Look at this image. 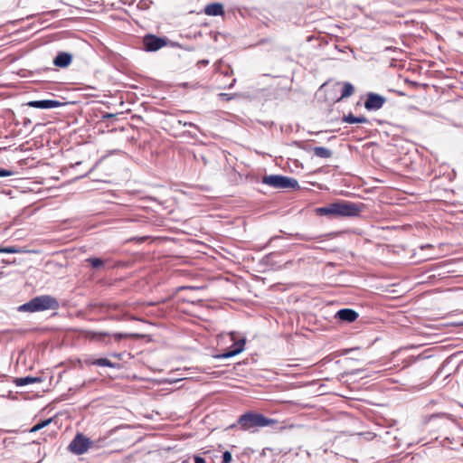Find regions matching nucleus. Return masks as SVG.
Segmentation results:
<instances>
[{"label": "nucleus", "mask_w": 463, "mask_h": 463, "mask_svg": "<svg viewBox=\"0 0 463 463\" xmlns=\"http://www.w3.org/2000/svg\"><path fill=\"white\" fill-rule=\"evenodd\" d=\"M364 208L362 203L337 200L316 209L318 216H327L330 219L343 217H357Z\"/></svg>", "instance_id": "1"}, {"label": "nucleus", "mask_w": 463, "mask_h": 463, "mask_svg": "<svg viewBox=\"0 0 463 463\" xmlns=\"http://www.w3.org/2000/svg\"><path fill=\"white\" fill-rule=\"evenodd\" d=\"M278 423L277 420L268 418L261 413L248 411L241 415L235 423L228 429L240 428L241 430L255 431L258 428L272 426Z\"/></svg>", "instance_id": "2"}, {"label": "nucleus", "mask_w": 463, "mask_h": 463, "mask_svg": "<svg viewBox=\"0 0 463 463\" xmlns=\"http://www.w3.org/2000/svg\"><path fill=\"white\" fill-rule=\"evenodd\" d=\"M59 307L60 304L56 298L51 295H41L19 306L18 311L34 313L46 310H57Z\"/></svg>", "instance_id": "3"}, {"label": "nucleus", "mask_w": 463, "mask_h": 463, "mask_svg": "<svg viewBox=\"0 0 463 463\" xmlns=\"http://www.w3.org/2000/svg\"><path fill=\"white\" fill-rule=\"evenodd\" d=\"M261 183L276 189H299L297 179L281 175H264Z\"/></svg>", "instance_id": "4"}, {"label": "nucleus", "mask_w": 463, "mask_h": 463, "mask_svg": "<svg viewBox=\"0 0 463 463\" xmlns=\"http://www.w3.org/2000/svg\"><path fill=\"white\" fill-rule=\"evenodd\" d=\"M90 443L89 438L78 433L70 443L68 449L76 455H82L87 452Z\"/></svg>", "instance_id": "5"}, {"label": "nucleus", "mask_w": 463, "mask_h": 463, "mask_svg": "<svg viewBox=\"0 0 463 463\" xmlns=\"http://www.w3.org/2000/svg\"><path fill=\"white\" fill-rule=\"evenodd\" d=\"M167 44L166 37L147 34L143 39V47L146 52H156Z\"/></svg>", "instance_id": "6"}, {"label": "nucleus", "mask_w": 463, "mask_h": 463, "mask_svg": "<svg viewBox=\"0 0 463 463\" xmlns=\"http://www.w3.org/2000/svg\"><path fill=\"white\" fill-rule=\"evenodd\" d=\"M97 307L100 313L109 315V319L119 320L123 317L121 305L118 303H101Z\"/></svg>", "instance_id": "7"}, {"label": "nucleus", "mask_w": 463, "mask_h": 463, "mask_svg": "<svg viewBox=\"0 0 463 463\" xmlns=\"http://www.w3.org/2000/svg\"><path fill=\"white\" fill-rule=\"evenodd\" d=\"M386 102V98L374 92H369L366 95L364 108L368 111H376L383 108Z\"/></svg>", "instance_id": "8"}, {"label": "nucleus", "mask_w": 463, "mask_h": 463, "mask_svg": "<svg viewBox=\"0 0 463 463\" xmlns=\"http://www.w3.org/2000/svg\"><path fill=\"white\" fill-rule=\"evenodd\" d=\"M246 339L241 338L235 342L228 350L223 353L217 354L213 355L214 359H228L232 358L241 353H242L245 349Z\"/></svg>", "instance_id": "9"}, {"label": "nucleus", "mask_w": 463, "mask_h": 463, "mask_svg": "<svg viewBox=\"0 0 463 463\" xmlns=\"http://www.w3.org/2000/svg\"><path fill=\"white\" fill-rule=\"evenodd\" d=\"M30 108L40 109H51L55 108H60L64 105L63 102H61L56 99H40V100H31L26 104Z\"/></svg>", "instance_id": "10"}, {"label": "nucleus", "mask_w": 463, "mask_h": 463, "mask_svg": "<svg viewBox=\"0 0 463 463\" xmlns=\"http://www.w3.org/2000/svg\"><path fill=\"white\" fill-rule=\"evenodd\" d=\"M358 313L352 308H342L338 310L335 317L342 322L352 323L358 317Z\"/></svg>", "instance_id": "11"}, {"label": "nucleus", "mask_w": 463, "mask_h": 463, "mask_svg": "<svg viewBox=\"0 0 463 463\" xmlns=\"http://www.w3.org/2000/svg\"><path fill=\"white\" fill-rule=\"evenodd\" d=\"M73 56L67 52H59L53 59V65L59 68H67L72 62Z\"/></svg>", "instance_id": "12"}, {"label": "nucleus", "mask_w": 463, "mask_h": 463, "mask_svg": "<svg viewBox=\"0 0 463 463\" xmlns=\"http://www.w3.org/2000/svg\"><path fill=\"white\" fill-rule=\"evenodd\" d=\"M440 444L447 449H459L463 447V437L447 436L440 441Z\"/></svg>", "instance_id": "13"}, {"label": "nucleus", "mask_w": 463, "mask_h": 463, "mask_svg": "<svg viewBox=\"0 0 463 463\" xmlns=\"http://www.w3.org/2000/svg\"><path fill=\"white\" fill-rule=\"evenodd\" d=\"M204 14L209 16L223 15L224 7L223 5L218 2L211 3L205 5Z\"/></svg>", "instance_id": "14"}, {"label": "nucleus", "mask_w": 463, "mask_h": 463, "mask_svg": "<svg viewBox=\"0 0 463 463\" xmlns=\"http://www.w3.org/2000/svg\"><path fill=\"white\" fill-rule=\"evenodd\" d=\"M43 380L42 377H39V376H24V377H18V378H14V383H15L16 386H25V385H28V384H33V383H42Z\"/></svg>", "instance_id": "15"}, {"label": "nucleus", "mask_w": 463, "mask_h": 463, "mask_svg": "<svg viewBox=\"0 0 463 463\" xmlns=\"http://www.w3.org/2000/svg\"><path fill=\"white\" fill-rule=\"evenodd\" d=\"M89 364H92V365L103 366V367H110V368H115V369L120 368V364H119L112 363L108 358L94 359V360L89 362Z\"/></svg>", "instance_id": "16"}, {"label": "nucleus", "mask_w": 463, "mask_h": 463, "mask_svg": "<svg viewBox=\"0 0 463 463\" xmlns=\"http://www.w3.org/2000/svg\"><path fill=\"white\" fill-rule=\"evenodd\" d=\"M342 121L348 124H356V123H369L367 118L364 116H354L352 113L348 115H345L342 118Z\"/></svg>", "instance_id": "17"}, {"label": "nucleus", "mask_w": 463, "mask_h": 463, "mask_svg": "<svg viewBox=\"0 0 463 463\" xmlns=\"http://www.w3.org/2000/svg\"><path fill=\"white\" fill-rule=\"evenodd\" d=\"M316 156L320 158H330L333 156L331 149L324 146H315L312 148Z\"/></svg>", "instance_id": "18"}, {"label": "nucleus", "mask_w": 463, "mask_h": 463, "mask_svg": "<svg viewBox=\"0 0 463 463\" xmlns=\"http://www.w3.org/2000/svg\"><path fill=\"white\" fill-rule=\"evenodd\" d=\"M26 252H29V250H27L22 247H17V246L0 247V253L14 254V253H26Z\"/></svg>", "instance_id": "19"}, {"label": "nucleus", "mask_w": 463, "mask_h": 463, "mask_svg": "<svg viewBox=\"0 0 463 463\" xmlns=\"http://www.w3.org/2000/svg\"><path fill=\"white\" fill-rule=\"evenodd\" d=\"M52 420H53V418H48V419L40 420L39 422H37L35 425H33L31 428L30 432L33 433V432H36V431L47 427Z\"/></svg>", "instance_id": "20"}, {"label": "nucleus", "mask_w": 463, "mask_h": 463, "mask_svg": "<svg viewBox=\"0 0 463 463\" xmlns=\"http://www.w3.org/2000/svg\"><path fill=\"white\" fill-rule=\"evenodd\" d=\"M354 91V86L350 82H345L341 91V99L350 97Z\"/></svg>", "instance_id": "21"}, {"label": "nucleus", "mask_w": 463, "mask_h": 463, "mask_svg": "<svg viewBox=\"0 0 463 463\" xmlns=\"http://www.w3.org/2000/svg\"><path fill=\"white\" fill-rule=\"evenodd\" d=\"M110 335L108 332H95V331H90L87 334V336L90 340H102L104 337Z\"/></svg>", "instance_id": "22"}, {"label": "nucleus", "mask_w": 463, "mask_h": 463, "mask_svg": "<svg viewBox=\"0 0 463 463\" xmlns=\"http://www.w3.org/2000/svg\"><path fill=\"white\" fill-rule=\"evenodd\" d=\"M112 336L116 341H120L124 338H139L140 335L135 333H114Z\"/></svg>", "instance_id": "23"}, {"label": "nucleus", "mask_w": 463, "mask_h": 463, "mask_svg": "<svg viewBox=\"0 0 463 463\" xmlns=\"http://www.w3.org/2000/svg\"><path fill=\"white\" fill-rule=\"evenodd\" d=\"M86 262L90 263L93 269H100L104 265V261L100 258L90 257L86 260Z\"/></svg>", "instance_id": "24"}, {"label": "nucleus", "mask_w": 463, "mask_h": 463, "mask_svg": "<svg viewBox=\"0 0 463 463\" xmlns=\"http://www.w3.org/2000/svg\"><path fill=\"white\" fill-rule=\"evenodd\" d=\"M290 237L296 238L298 240L305 241H309L317 240L321 236H310L308 234L296 233V234H290Z\"/></svg>", "instance_id": "25"}, {"label": "nucleus", "mask_w": 463, "mask_h": 463, "mask_svg": "<svg viewBox=\"0 0 463 463\" xmlns=\"http://www.w3.org/2000/svg\"><path fill=\"white\" fill-rule=\"evenodd\" d=\"M222 60L218 61L215 63V67H216V70L218 71H220L224 76H230V75H232L233 73V71H232V69L230 66H228L226 70H222Z\"/></svg>", "instance_id": "26"}, {"label": "nucleus", "mask_w": 463, "mask_h": 463, "mask_svg": "<svg viewBox=\"0 0 463 463\" xmlns=\"http://www.w3.org/2000/svg\"><path fill=\"white\" fill-rule=\"evenodd\" d=\"M152 1L150 0H140L137 4V8L140 10H147L150 8V5H152Z\"/></svg>", "instance_id": "27"}, {"label": "nucleus", "mask_w": 463, "mask_h": 463, "mask_svg": "<svg viewBox=\"0 0 463 463\" xmlns=\"http://www.w3.org/2000/svg\"><path fill=\"white\" fill-rule=\"evenodd\" d=\"M232 459V453L228 450L224 451L222 455V462L221 463H231Z\"/></svg>", "instance_id": "28"}, {"label": "nucleus", "mask_w": 463, "mask_h": 463, "mask_svg": "<svg viewBox=\"0 0 463 463\" xmlns=\"http://www.w3.org/2000/svg\"><path fill=\"white\" fill-rule=\"evenodd\" d=\"M277 255L276 252H270L267 255H265L263 258H262V263L266 264V265H269V264H271V259Z\"/></svg>", "instance_id": "29"}, {"label": "nucleus", "mask_w": 463, "mask_h": 463, "mask_svg": "<svg viewBox=\"0 0 463 463\" xmlns=\"http://www.w3.org/2000/svg\"><path fill=\"white\" fill-rule=\"evenodd\" d=\"M178 124L182 125L184 127H191V128H194L196 129H199V127L196 124L193 123V122L183 121V120L180 119V120H178Z\"/></svg>", "instance_id": "30"}, {"label": "nucleus", "mask_w": 463, "mask_h": 463, "mask_svg": "<svg viewBox=\"0 0 463 463\" xmlns=\"http://www.w3.org/2000/svg\"><path fill=\"white\" fill-rule=\"evenodd\" d=\"M13 175V171L5 168H0V177L11 176Z\"/></svg>", "instance_id": "31"}, {"label": "nucleus", "mask_w": 463, "mask_h": 463, "mask_svg": "<svg viewBox=\"0 0 463 463\" xmlns=\"http://www.w3.org/2000/svg\"><path fill=\"white\" fill-rule=\"evenodd\" d=\"M194 463H206V459L200 456V455H194ZM183 463H188L187 461H184Z\"/></svg>", "instance_id": "32"}, {"label": "nucleus", "mask_w": 463, "mask_h": 463, "mask_svg": "<svg viewBox=\"0 0 463 463\" xmlns=\"http://www.w3.org/2000/svg\"><path fill=\"white\" fill-rule=\"evenodd\" d=\"M219 97L221 98V99L222 100H231L233 99V95L232 94H230V93H220L219 94Z\"/></svg>", "instance_id": "33"}, {"label": "nucleus", "mask_w": 463, "mask_h": 463, "mask_svg": "<svg viewBox=\"0 0 463 463\" xmlns=\"http://www.w3.org/2000/svg\"><path fill=\"white\" fill-rule=\"evenodd\" d=\"M439 417H448V418L451 419V415H449V414H446V413H439V414H432L430 416V420L431 419H435V418H439Z\"/></svg>", "instance_id": "34"}, {"label": "nucleus", "mask_w": 463, "mask_h": 463, "mask_svg": "<svg viewBox=\"0 0 463 463\" xmlns=\"http://www.w3.org/2000/svg\"><path fill=\"white\" fill-rule=\"evenodd\" d=\"M209 64V60H206V59H203V60H200L198 62H197V65L199 67H202V66H206Z\"/></svg>", "instance_id": "35"}, {"label": "nucleus", "mask_w": 463, "mask_h": 463, "mask_svg": "<svg viewBox=\"0 0 463 463\" xmlns=\"http://www.w3.org/2000/svg\"><path fill=\"white\" fill-rule=\"evenodd\" d=\"M364 371V369H355V370H352L350 373H348V374L357 375Z\"/></svg>", "instance_id": "36"}, {"label": "nucleus", "mask_w": 463, "mask_h": 463, "mask_svg": "<svg viewBox=\"0 0 463 463\" xmlns=\"http://www.w3.org/2000/svg\"><path fill=\"white\" fill-rule=\"evenodd\" d=\"M113 117H115L114 114L108 113V114L103 116V118H113Z\"/></svg>", "instance_id": "37"}, {"label": "nucleus", "mask_w": 463, "mask_h": 463, "mask_svg": "<svg viewBox=\"0 0 463 463\" xmlns=\"http://www.w3.org/2000/svg\"><path fill=\"white\" fill-rule=\"evenodd\" d=\"M236 83V79H233L232 81L229 84L228 89H232Z\"/></svg>", "instance_id": "38"}, {"label": "nucleus", "mask_w": 463, "mask_h": 463, "mask_svg": "<svg viewBox=\"0 0 463 463\" xmlns=\"http://www.w3.org/2000/svg\"><path fill=\"white\" fill-rule=\"evenodd\" d=\"M30 123H31V120H30V119L25 118V119H24V126H27V125H28V124H30Z\"/></svg>", "instance_id": "39"}, {"label": "nucleus", "mask_w": 463, "mask_h": 463, "mask_svg": "<svg viewBox=\"0 0 463 463\" xmlns=\"http://www.w3.org/2000/svg\"><path fill=\"white\" fill-rule=\"evenodd\" d=\"M279 238H280L279 236H273V237H271V238L269 239V242H270V241H274V240L279 239Z\"/></svg>", "instance_id": "40"}, {"label": "nucleus", "mask_w": 463, "mask_h": 463, "mask_svg": "<svg viewBox=\"0 0 463 463\" xmlns=\"http://www.w3.org/2000/svg\"><path fill=\"white\" fill-rule=\"evenodd\" d=\"M90 171H91V170H90V171H89V172H87L86 174H84V175H80V178H82V177H84V176H87Z\"/></svg>", "instance_id": "41"}, {"label": "nucleus", "mask_w": 463, "mask_h": 463, "mask_svg": "<svg viewBox=\"0 0 463 463\" xmlns=\"http://www.w3.org/2000/svg\"><path fill=\"white\" fill-rule=\"evenodd\" d=\"M353 350H354V349H347V350H345V353L346 354V353H349V352H351V351H353Z\"/></svg>", "instance_id": "42"}, {"label": "nucleus", "mask_w": 463, "mask_h": 463, "mask_svg": "<svg viewBox=\"0 0 463 463\" xmlns=\"http://www.w3.org/2000/svg\"><path fill=\"white\" fill-rule=\"evenodd\" d=\"M112 356L119 357V354H112Z\"/></svg>", "instance_id": "43"}]
</instances>
